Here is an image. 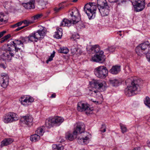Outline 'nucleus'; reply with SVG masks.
<instances>
[{"label": "nucleus", "mask_w": 150, "mask_h": 150, "mask_svg": "<svg viewBox=\"0 0 150 150\" xmlns=\"http://www.w3.org/2000/svg\"><path fill=\"white\" fill-rule=\"evenodd\" d=\"M73 134L77 136L78 142L80 144H87L89 141V138L91 135L89 133L84 132L85 130V125L82 122H78L74 125Z\"/></svg>", "instance_id": "f257e3e1"}, {"label": "nucleus", "mask_w": 150, "mask_h": 150, "mask_svg": "<svg viewBox=\"0 0 150 150\" xmlns=\"http://www.w3.org/2000/svg\"><path fill=\"white\" fill-rule=\"evenodd\" d=\"M142 82L140 80L132 77L127 79L125 81L127 86L125 89L126 95L130 96L138 94L140 91L139 86Z\"/></svg>", "instance_id": "f03ea898"}, {"label": "nucleus", "mask_w": 150, "mask_h": 150, "mask_svg": "<svg viewBox=\"0 0 150 150\" xmlns=\"http://www.w3.org/2000/svg\"><path fill=\"white\" fill-rule=\"evenodd\" d=\"M23 41L15 39L7 44V51L15 52L16 57L18 58L22 56L21 52H23L24 46L23 45L24 38H22Z\"/></svg>", "instance_id": "7ed1b4c3"}, {"label": "nucleus", "mask_w": 150, "mask_h": 150, "mask_svg": "<svg viewBox=\"0 0 150 150\" xmlns=\"http://www.w3.org/2000/svg\"><path fill=\"white\" fill-rule=\"evenodd\" d=\"M91 52L96 53V54L92 57V61L94 62L103 63L105 61V56L103 54V52L100 51V49L98 45L90 47V49Z\"/></svg>", "instance_id": "20e7f679"}, {"label": "nucleus", "mask_w": 150, "mask_h": 150, "mask_svg": "<svg viewBox=\"0 0 150 150\" xmlns=\"http://www.w3.org/2000/svg\"><path fill=\"white\" fill-rule=\"evenodd\" d=\"M76 14L79 15V13L78 10L74 11L70 13L69 15V17L70 19V20L66 19H64L61 22L60 24L61 26H67L69 27L72 24V21L73 24H74L77 23L79 22V20L77 18V15Z\"/></svg>", "instance_id": "39448f33"}, {"label": "nucleus", "mask_w": 150, "mask_h": 150, "mask_svg": "<svg viewBox=\"0 0 150 150\" xmlns=\"http://www.w3.org/2000/svg\"><path fill=\"white\" fill-rule=\"evenodd\" d=\"M19 117L17 114L12 112H9L5 114L3 117L2 120L6 124L12 123L18 120Z\"/></svg>", "instance_id": "423d86ee"}, {"label": "nucleus", "mask_w": 150, "mask_h": 150, "mask_svg": "<svg viewBox=\"0 0 150 150\" xmlns=\"http://www.w3.org/2000/svg\"><path fill=\"white\" fill-rule=\"evenodd\" d=\"M108 71L107 68L101 66L96 67L94 70L96 76L99 78H105L108 75Z\"/></svg>", "instance_id": "0eeeda50"}, {"label": "nucleus", "mask_w": 150, "mask_h": 150, "mask_svg": "<svg viewBox=\"0 0 150 150\" xmlns=\"http://www.w3.org/2000/svg\"><path fill=\"white\" fill-rule=\"evenodd\" d=\"M89 106L87 103L80 102L78 103L77 109L79 111H85L86 114H90L93 109L92 108H90Z\"/></svg>", "instance_id": "6e6552de"}, {"label": "nucleus", "mask_w": 150, "mask_h": 150, "mask_svg": "<svg viewBox=\"0 0 150 150\" xmlns=\"http://www.w3.org/2000/svg\"><path fill=\"white\" fill-rule=\"evenodd\" d=\"M132 2L136 12L141 11L145 8V0H132Z\"/></svg>", "instance_id": "1a4fd4ad"}, {"label": "nucleus", "mask_w": 150, "mask_h": 150, "mask_svg": "<svg viewBox=\"0 0 150 150\" xmlns=\"http://www.w3.org/2000/svg\"><path fill=\"white\" fill-rule=\"evenodd\" d=\"M21 120L22 123L30 126L33 124V118L31 116L27 115L22 117Z\"/></svg>", "instance_id": "9d476101"}, {"label": "nucleus", "mask_w": 150, "mask_h": 150, "mask_svg": "<svg viewBox=\"0 0 150 150\" xmlns=\"http://www.w3.org/2000/svg\"><path fill=\"white\" fill-rule=\"evenodd\" d=\"M88 94L103 100V96L100 92L95 90L94 88L90 89L88 91Z\"/></svg>", "instance_id": "9b49d317"}, {"label": "nucleus", "mask_w": 150, "mask_h": 150, "mask_svg": "<svg viewBox=\"0 0 150 150\" xmlns=\"http://www.w3.org/2000/svg\"><path fill=\"white\" fill-rule=\"evenodd\" d=\"M97 9L96 6L94 3H89L86 4L84 7V10L85 12L88 11L95 12H96Z\"/></svg>", "instance_id": "f8f14e48"}, {"label": "nucleus", "mask_w": 150, "mask_h": 150, "mask_svg": "<svg viewBox=\"0 0 150 150\" xmlns=\"http://www.w3.org/2000/svg\"><path fill=\"white\" fill-rule=\"evenodd\" d=\"M37 34L35 32L33 33L30 34L27 38L30 41L34 42H37L38 40H41L43 38L39 37Z\"/></svg>", "instance_id": "ddd939ff"}, {"label": "nucleus", "mask_w": 150, "mask_h": 150, "mask_svg": "<svg viewBox=\"0 0 150 150\" xmlns=\"http://www.w3.org/2000/svg\"><path fill=\"white\" fill-rule=\"evenodd\" d=\"M93 84L95 88L100 89H102L103 91L104 90L106 85L105 81L100 82L97 80H95L94 81Z\"/></svg>", "instance_id": "4468645a"}, {"label": "nucleus", "mask_w": 150, "mask_h": 150, "mask_svg": "<svg viewBox=\"0 0 150 150\" xmlns=\"http://www.w3.org/2000/svg\"><path fill=\"white\" fill-rule=\"evenodd\" d=\"M19 101L22 104L25 106H27L28 105V103L32 102L34 101V99L30 96L26 97L25 99L21 97Z\"/></svg>", "instance_id": "2eb2a0df"}, {"label": "nucleus", "mask_w": 150, "mask_h": 150, "mask_svg": "<svg viewBox=\"0 0 150 150\" xmlns=\"http://www.w3.org/2000/svg\"><path fill=\"white\" fill-rule=\"evenodd\" d=\"M35 0H28V2L22 4L23 6L26 9H31L35 8Z\"/></svg>", "instance_id": "dca6fc26"}, {"label": "nucleus", "mask_w": 150, "mask_h": 150, "mask_svg": "<svg viewBox=\"0 0 150 150\" xmlns=\"http://www.w3.org/2000/svg\"><path fill=\"white\" fill-rule=\"evenodd\" d=\"M0 83L1 87L6 88L8 83V78L7 76H1L0 78Z\"/></svg>", "instance_id": "f3484780"}, {"label": "nucleus", "mask_w": 150, "mask_h": 150, "mask_svg": "<svg viewBox=\"0 0 150 150\" xmlns=\"http://www.w3.org/2000/svg\"><path fill=\"white\" fill-rule=\"evenodd\" d=\"M109 7L108 5H106L101 8L99 7L98 9L99 12L102 16H107L108 14L109 11Z\"/></svg>", "instance_id": "a211bd4d"}, {"label": "nucleus", "mask_w": 150, "mask_h": 150, "mask_svg": "<svg viewBox=\"0 0 150 150\" xmlns=\"http://www.w3.org/2000/svg\"><path fill=\"white\" fill-rule=\"evenodd\" d=\"M120 71V66L115 65L112 66L109 70V72L113 74H116Z\"/></svg>", "instance_id": "6ab92c4d"}, {"label": "nucleus", "mask_w": 150, "mask_h": 150, "mask_svg": "<svg viewBox=\"0 0 150 150\" xmlns=\"http://www.w3.org/2000/svg\"><path fill=\"white\" fill-rule=\"evenodd\" d=\"M13 141V140L11 138H6L1 142V146L2 147L4 146H7L11 144Z\"/></svg>", "instance_id": "aec40b11"}, {"label": "nucleus", "mask_w": 150, "mask_h": 150, "mask_svg": "<svg viewBox=\"0 0 150 150\" xmlns=\"http://www.w3.org/2000/svg\"><path fill=\"white\" fill-rule=\"evenodd\" d=\"M53 121L54 122V125H59L64 121V120L63 118L60 117H52Z\"/></svg>", "instance_id": "412c9836"}, {"label": "nucleus", "mask_w": 150, "mask_h": 150, "mask_svg": "<svg viewBox=\"0 0 150 150\" xmlns=\"http://www.w3.org/2000/svg\"><path fill=\"white\" fill-rule=\"evenodd\" d=\"M13 51H6V52L4 54V56H5L6 59L8 60H11L12 57H14V56H16L15 54H14Z\"/></svg>", "instance_id": "4be33fe9"}, {"label": "nucleus", "mask_w": 150, "mask_h": 150, "mask_svg": "<svg viewBox=\"0 0 150 150\" xmlns=\"http://www.w3.org/2000/svg\"><path fill=\"white\" fill-rule=\"evenodd\" d=\"M62 30L61 28H57V31L55 33V34L54 35V38L57 39L61 38L62 35Z\"/></svg>", "instance_id": "5701e85b"}, {"label": "nucleus", "mask_w": 150, "mask_h": 150, "mask_svg": "<svg viewBox=\"0 0 150 150\" xmlns=\"http://www.w3.org/2000/svg\"><path fill=\"white\" fill-rule=\"evenodd\" d=\"M54 125V122L53 121L52 117H50L46 120L45 125L48 128H50L52 127Z\"/></svg>", "instance_id": "b1692460"}, {"label": "nucleus", "mask_w": 150, "mask_h": 150, "mask_svg": "<svg viewBox=\"0 0 150 150\" xmlns=\"http://www.w3.org/2000/svg\"><path fill=\"white\" fill-rule=\"evenodd\" d=\"M46 30L45 28L43 27L42 29L39 30H37L35 32L37 33L38 36L39 37H43L46 34Z\"/></svg>", "instance_id": "393cba45"}, {"label": "nucleus", "mask_w": 150, "mask_h": 150, "mask_svg": "<svg viewBox=\"0 0 150 150\" xmlns=\"http://www.w3.org/2000/svg\"><path fill=\"white\" fill-rule=\"evenodd\" d=\"M98 8L108 5L106 0H97Z\"/></svg>", "instance_id": "a878e982"}, {"label": "nucleus", "mask_w": 150, "mask_h": 150, "mask_svg": "<svg viewBox=\"0 0 150 150\" xmlns=\"http://www.w3.org/2000/svg\"><path fill=\"white\" fill-rule=\"evenodd\" d=\"M76 136L74 134L73 135L71 133L68 132L66 134L65 138L70 141H72L76 137Z\"/></svg>", "instance_id": "bb28decb"}, {"label": "nucleus", "mask_w": 150, "mask_h": 150, "mask_svg": "<svg viewBox=\"0 0 150 150\" xmlns=\"http://www.w3.org/2000/svg\"><path fill=\"white\" fill-rule=\"evenodd\" d=\"M45 131V127L44 126H42L39 127L37 129L36 132L37 134L41 136H42Z\"/></svg>", "instance_id": "cd10ccee"}, {"label": "nucleus", "mask_w": 150, "mask_h": 150, "mask_svg": "<svg viewBox=\"0 0 150 150\" xmlns=\"http://www.w3.org/2000/svg\"><path fill=\"white\" fill-rule=\"evenodd\" d=\"M109 81L110 83L112 84L113 86H117L120 84L119 81L117 79H110Z\"/></svg>", "instance_id": "c85d7f7f"}, {"label": "nucleus", "mask_w": 150, "mask_h": 150, "mask_svg": "<svg viewBox=\"0 0 150 150\" xmlns=\"http://www.w3.org/2000/svg\"><path fill=\"white\" fill-rule=\"evenodd\" d=\"M135 50L137 54L140 56H141L143 54L146 53V52L143 50H142V49L139 45L136 47Z\"/></svg>", "instance_id": "c756f323"}, {"label": "nucleus", "mask_w": 150, "mask_h": 150, "mask_svg": "<svg viewBox=\"0 0 150 150\" xmlns=\"http://www.w3.org/2000/svg\"><path fill=\"white\" fill-rule=\"evenodd\" d=\"M40 135L35 134L31 135L30 137V139L31 141L35 142L38 141L40 138Z\"/></svg>", "instance_id": "7c9ffc66"}, {"label": "nucleus", "mask_w": 150, "mask_h": 150, "mask_svg": "<svg viewBox=\"0 0 150 150\" xmlns=\"http://www.w3.org/2000/svg\"><path fill=\"white\" fill-rule=\"evenodd\" d=\"M149 42L146 41L140 44L139 46L142 49V50L145 51L146 49L149 47Z\"/></svg>", "instance_id": "2f4dec72"}, {"label": "nucleus", "mask_w": 150, "mask_h": 150, "mask_svg": "<svg viewBox=\"0 0 150 150\" xmlns=\"http://www.w3.org/2000/svg\"><path fill=\"white\" fill-rule=\"evenodd\" d=\"M88 16L89 19L94 18L95 16L96 12H95L88 11H86V12H85Z\"/></svg>", "instance_id": "473e14b6"}, {"label": "nucleus", "mask_w": 150, "mask_h": 150, "mask_svg": "<svg viewBox=\"0 0 150 150\" xmlns=\"http://www.w3.org/2000/svg\"><path fill=\"white\" fill-rule=\"evenodd\" d=\"M7 16L5 15L3 13H0V25L3 24V22L6 20Z\"/></svg>", "instance_id": "72a5a7b5"}, {"label": "nucleus", "mask_w": 150, "mask_h": 150, "mask_svg": "<svg viewBox=\"0 0 150 150\" xmlns=\"http://www.w3.org/2000/svg\"><path fill=\"white\" fill-rule=\"evenodd\" d=\"M52 147L53 150H62L63 148L61 144H53Z\"/></svg>", "instance_id": "f704fd0d"}, {"label": "nucleus", "mask_w": 150, "mask_h": 150, "mask_svg": "<svg viewBox=\"0 0 150 150\" xmlns=\"http://www.w3.org/2000/svg\"><path fill=\"white\" fill-rule=\"evenodd\" d=\"M60 52L65 54H67L69 52V50L68 48L65 47L60 48L59 50Z\"/></svg>", "instance_id": "c9c22d12"}, {"label": "nucleus", "mask_w": 150, "mask_h": 150, "mask_svg": "<svg viewBox=\"0 0 150 150\" xmlns=\"http://www.w3.org/2000/svg\"><path fill=\"white\" fill-rule=\"evenodd\" d=\"M144 103L145 105H146L148 108L150 109V98L146 96V98L145 100H144Z\"/></svg>", "instance_id": "e433bc0d"}, {"label": "nucleus", "mask_w": 150, "mask_h": 150, "mask_svg": "<svg viewBox=\"0 0 150 150\" xmlns=\"http://www.w3.org/2000/svg\"><path fill=\"white\" fill-rule=\"evenodd\" d=\"M55 53V52L53 51V53L51 54L50 56L48 58V59L46 60V63L47 64H48L49 62H50L52 60L53 58L54 57Z\"/></svg>", "instance_id": "4c0bfd02"}, {"label": "nucleus", "mask_w": 150, "mask_h": 150, "mask_svg": "<svg viewBox=\"0 0 150 150\" xmlns=\"http://www.w3.org/2000/svg\"><path fill=\"white\" fill-rule=\"evenodd\" d=\"M120 125L122 130V133H124L126 132L127 131V129L125 126L121 123H120Z\"/></svg>", "instance_id": "58836bf2"}, {"label": "nucleus", "mask_w": 150, "mask_h": 150, "mask_svg": "<svg viewBox=\"0 0 150 150\" xmlns=\"http://www.w3.org/2000/svg\"><path fill=\"white\" fill-rule=\"evenodd\" d=\"M11 37L10 34H8L4 37L1 39V43H3L4 41L8 39L9 38Z\"/></svg>", "instance_id": "ea45409f"}, {"label": "nucleus", "mask_w": 150, "mask_h": 150, "mask_svg": "<svg viewBox=\"0 0 150 150\" xmlns=\"http://www.w3.org/2000/svg\"><path fill=\"white\" fill-rule=\"evenodd\" d=\"M68 5L69 4H66L65 2H62L59 4V6H60V7L62 9L65 7L68 6Z\"/></svg>", "instance_id": "a19ab883"}, {"label": "nucleus", "mask_w": 150, "mask_h": 150, "mask_svg": "<svg viewBox=\"0 0 150 150\" xmlns=\"http://www.w3.org/2000/svg\"><path fill=\"white\" fill-rule=\"evenodd\" d=\"M38 4L39 6H42L41 8H43L45 6L46 3L44 1H43L42 0H41L39 1Z\"/></svg>", "instance_id": "79ce46f5"}, {"label": "nucleus", "mask_w": 150, "mask_h": 150, "mask_svg": "<svg viewBox=\"0 0 150 150\" xmlns=\"http://www.w3.org/2000/svg\"><path fill=\"white\" fill-rule=\"evenodd\" d=\"M42 16L41 14H37L33 16L32 17V19L34 20H36L40 18Z\"/></svg>", "instance_id": "37998d69"}, {"label": "nucleus", "mask_w": 150, "mask_h": 150, "mask_svg": "<svg viewBox=\"0 0 150 150\" xmlns=\"http://www.w3.org/2000/svg\"><path fill=\"white\" fill-rule=\"evenodd\" d=\"M22 23H23V22H18V23H16L12 25L11 27L12 28H15L16 27H18L19 26L21 25H22Z\"/></svg>", "instance_id": "c03bdc74"}, {"label": "nucleus", "mask_w": 150, "mask_h": 150, "mask_svg": "<svg viewBox=\"0 0 150 150\" xmlns=\"http://www.w3.org/2000/svg\"><path fill=\"white\" fill-rule=\"evenodd\" d=\"M102 127L100 128V131L102 132H104L106 131V127L105 124L102 125Z\"/></svg>", "instance_id": "a18cd8bd"}, {"label": "nucleus", "mask_w": 150, "mask_h": 150, "mask_svg": "<svg viewBox=\"0 0 150 150\" xmlns=\"http://www.w3.org/2000/svg\"><path fill=\"white\" fill-rule=\"evenodd\" d=\"M115 48L113 46H111L108 47V48L107 49L110 52H112L115 50Z\"/></svg>", "instance_id": "49530a36"}, {"label": "nucleus", "mask_w": 150, "mask_h": 150, "mask_svg": "<svg viewBox=\"0 0 150 150\" xmlns=\"http://www.w3.org/2000/svg\"><path fill=\"white\" fill-rule=\"evenodd\" d=\"M62 10L61 8L60 7L59 8L55 7L54 9V10L55 13H57L59 12L61 10Z\"/></svg>", "instance_id": "de8ad7c7"}, {"label": "nucleus", "mask_w": 150, "mask_h": 150, "mask_svg": "<svg viewBox=\"0 0 150 150\" xmlns=\"http://www.w3.org/2000/svg\"><path fill=\"white\" fill-rule=\"evenodd\" d=\"M146 56L147 58L148 59L149 62H150V51H149L148 52L146 53Z\"/></svg>", "instance_id": "09e8293b"}, {"label": "nucleus", "mask_w": 150, "mask_h": 150, "mask_svg": "<svg viewBox=\"0 0 150 150\" xmlns=\"http://www.w3.org/2000/svg\"><path fill=\"white\" fill-rule=\"evenodd\" d=\"M25 26H24L20 27H18V28H17L15 30V31H18L21 30V29H22L24 28Z\"/></svg>", "instance_id": "8fccbe9b"}, {"label": "nucleus", "mask_w": 150, "mask_h": 150, "mask_svg": "<svg viewBox=\"0 0 150 150\" xmlns=\"http://www.w3.org/2000/svg\"><path fill=\"white\" fill-rule=\"evenodd\" d=\"M2 61V60L0 59V67H2L4 69H5L6 68V67L5 65L3 64L2 63L1 61ZM3 61L4 60H3Z\"/></svg>", "instance_id": "3c124183"}, {"label": "nucleus", "mask_w": 150, "mask_h": 150, "mask_svg": "<svg viewBox=\"0 0 150 150\" xmlns=\"http://www.w3.org/2000/svg\"><path fill=\"white\" fill-rule=\"evenodd\" d=\"M77 50L78 49L77 48H74V47H72L71 49V50L73 53H76L77 51Z\"/></svg>", "instance_id": "603ef678"}, {"label": "nucleus", "mask_w": 150, "mask_h": 150, "mask_svg": "<svg viewBox=\"0 0 150 150\" xmlns=\"http://www.w3.org/2000/svg\"><path fill=\"white\" fill-rule=\"evenodd\" d=\"M6 33V31H3L0 32V38L2 37Z\"/></svg>", "instance_id": "864d4df0"}, {"label": "nucleus", "mask_w": 150, "mask_h": 150, "mask_svg": "<svg viewBox=\"0 0 150 150\" xmlns=\"http://www.w3.org/2000/svg\"><path fill=\"white\" fill-rule=\"evenodd\" d=\"M72 38L74 39V40H76L77 39H78L79 38V37L78 35H77V37H76V35H72Z\"/></svg>", "instance_id": "5fc2aeb1"}, {"label": "nucleus", "mask_w": 150, "mask_h": 150, "mask_svg": "<svg viewBox=\"0 0 150 150\" xmlns=\"http://www.w3.org/2000/svg\"><path fill=\"white\" fill-rule=\"evenodd\" d=\"M55 97H56V94L55 93H54L52 94V95H51V96L50 97V98H54Z\"/></svg>", "instance_id": "6e6d98bb"}, {"label": "nucleus", "mask_w": 150, "mask_h": 150, "mask_svg": "<svg viewBox=\"0 0 150 150\" xmlns=\"http://www.w3.org/2000/svg\"><path fill=\"white\" fill-rule=\"evenodd\" d=\"M133 150H140V148L139 147H137L134 148Z\"/></svg>", "instance_id": "4d7b16f0"}, {"label": "nucleus", "mask_w": 150, "mask_h": 150, "mask_svg": "<svg viewBox=\"0 0 150 150\" xmlns=\"http://www.w3.org/2000/svg\"><path fill=\"white\" fill-rule=\"evenodd\" d=\"M109 1L111 2H116L117 1H115V0H108Z\"/></svg>", "instance_id": "13d9d810"}, {"label": "nucleus", "mask_w": 150, "mask_h": 150, "mask_svg": "<svg viewBox=\"0 0 150 150\" xmlns=\"http://www.w3.org/2000/svg\"><path fill=\"white\" fill-rule=\"evenodd\" d=\"M78 0H73L72 1V2H77V1H78Z\"/></svg>", "instance_id": "bf43d9fd"}, {"label": "nucleus", "mask_w": 150, "mask_h": 150, "mask_svg": "<svg viewBox=\"0 0 150 150\" xmlns=\"http://www.w3.org/2000/svg\"><path fill=\"white\" fill-rule=\"evenodd\" d=\"M148 6H150V2L149 3L147 4Z\"/></svg>", "instance_id": "052dcab7"}, {"label": "nucleus", "mask_w": 150, "mask_h": 150, "mask_svg": "<svg viewBox=\"0 0 150 150\" xmlns=\"http://www.w3.org/2000/svg\"><path fill=\"white\" fill-rule=\"evenodd\" d=\"M27 22V21H24V23H26Z\"/></svg>", "instance_id": "680f3d73"}, {"label": "nucleus", "mask_w": 150, "mask_h": 150, "mask_svg": "<svg viewBox=\"0 0 150 150\" xmlns=\"http://www.w3.org/2000/svg\"><path fill=\"white\" fill-rule=\"evenodd\" d=\"M120 36H122V34H120Z\"/></svg>", "instance_id": "e2e57ef3"}]
</instances>
